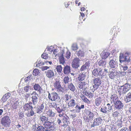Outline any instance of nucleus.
<instances>
[{
  "label": "nucleus",
  "instance_id": "39",
  "mask_svg": "<svg viewBox=\"0 0 131 131\" xmlns=\"http://www.w3.org/2000/svg\"><path fill=\"white\" fill-rule=\"evenodd\" d=\"M39 73V70L37 69H35L33 71V74L35 76L38 75Z\"/></svg>",
  "mask_w": 131,
  "mask_h": 131
},
{
  "label": "nucleus",
  "instance_id": "54",
  "mask_svg": "<svg viewBox=\"0 0 131 131\" xmlns=\"http://www.w3.org/2000/svg\"><path fill=\"white\" fill-rule=\"evenodd\" d=\"M8 99L7 97L4 95L2 98L1 101L3 102H5Z\"/></svg>",
  "mask_w": 131,
  "mask_h": 131
},
{
  "label": "nucleus",
  "instance_id": "64",
  "mask_svg": "<svg viewBox=\"0 0 131 131\" xmlns=\"http://www.w3.org/2000/svg\"><path fill=\"white\" fill-rule=\"evenodd\" d=\"M16 127L18 128H19V130H21V128H23V127H21V126L20 124H18V125L16 126Z\"/></svg>",
  "mask_w": 131,
  "mask_h": 131
},
{
  "label": "nucleus",
  "instance_id": "60",
  "mask_svg": "<svg viewBox=\"0 0 131 131\" xmlns=\"http://www.w3.org/2000/svg\"><path fill=\"white\" fill-rule=\"evenodd\" d=\"M53 54L52 55L53 56H54L55 57H56L57 55V52L56 51V49H54V50L53 51Z\"/></svg>",
  "mask_w": 131,
  "mask_h": 131
},
{
  "label": "nucleus",
  "instance_id": "2",
  "mask_svg": "<svg viewBox=\"0 0 131 131\" xmlns=\"http://www.w3.org/2000/svg\"><path fill=\"white\" fill-rule=\"evenodd\" d=\"M43 125L46 128L49 129L51 130H55L56 126L54 123L52 122H49L47 121L43 123Z\"/></svg>",
  "mask_w": 131,
  "mask_h": 131
},
{
  "label": "nucleus",
  "instance_id": "57",
  "mask_svg": "<svg viewBox=\"0 0 131 131\" xmlns=\"http://www.w3.org/2000/svg\"><path fill=\"white\" fill-rule=\"evenodd\" d=\"M34 114V112L33 111L32 109V110H31V111H30V114L29 115V116H32Z\"/></svg>",
  "mask_w": 131,
  "mask_h": 131
},
{
  "label": "nucleus",
  "instance_id": "36",
  "mask_svg": "<svg viewBox=\"0 0 131 131\" xmlns=\"http://www.w3.org/2000/svg\"><path fill=\"white\" fill-rule=\"evenodd\" d=\"M44 127L42 126H38L37 127H36L35 130L36 131H42Z\"/></svg>",
  "mask_w": 131,
  "mask_h": 131
},
{
  "label": "nucleus",
  "instance_id": "49",
  "mask_svg": "<svg viewBox=\"0 0 131 131\" xmlns=\"http://www.w3.org/2000/svg\"><path fill=\"white\" fill-rule=\"evenodd\" d=\"M84 108V105H82L80 106L79 109H76V112H79L81 109H83Z\"/></svg>",
  "mask_w": 131,
  "mask_h": 131
},
{
  "label": "nucleus",
  "instance_id": "16",
  "mask_svg": "<svg viewBox=\"0 0 131 131\" xmlns=\"http://www.w3.org/2000/svg\"><path fill=\"white\" fill-rule=\"evenodd\" d=\"M65 108L66 107H64V105L63 104H62L60 106L57 107L56 110L59 113H60L64 111Z\"/></svg>",
  "mask_w": 131,
  "mask_h": 131
},
{
  "label": "nucleus",
  "instance_id": "55",
  "mask_svg": "<svg viewBox=\"0 0 131 131\" xmlns=\"http://www.w3.org/2000/svg\"><path fill=\"white\" fill-rule=\"evenodd\" d=\"M118 114L119 113L118 112L116 111L114 112L113 114V115L114 117H116L117 116Z\"/></svg>",
  "mask_w": 131,
  "mask_h": 131
},
{
  "label": "nucleus",
  "instance_id": "50",
  "mask_svg": "<svg viewBox=\"0 0 131 131\" xmlns=\"http://www.w3.org/2000/svg\"><path fill=\"white\" fill-rule=\"evenodd\" d=\"M41 57L45 59H47L48 57V56L47 54L46 53H43L41 55Z\"/></svg>",
  "mask_w": 131,
  "mask_h": 131
},
{
  "label": "nucleus",
  "instance_id": "46",
  "mask_svg": "<svg viewBox=\"0 0 131 131\" xmlns=\"http://www.w3.org/2000/svg\"><path fill=\"white\" fill-rule=\"evenodd\" d=\"M18 101H16L14 103L13 105V108L15 109H16L17 108V106H18Z\"/></svg>",
  "mask_w": 131,
  "mask_h": 131
},
{
  "label": "nucleus",
  "instance_id": "38",
  "mask_svg": "<svg viewBox=\"0 0 131 131\" xmlns=\"http://www.w3.org/2000/svg\"><path fill=\"white\" fill-rule=\"evenodd\" d=\"M56 69L57 72L60 73L62 71V68L61 65H58L57 66Z\"/></svg>",
  "mask_w": 131,
  "mask_h": 131
},
{
  "label": "nucleus",
  "instance_id": "47",
  "mask_svg": "<svg viewBox=\"0 0 131 131\" xmlns=\"http://www.w3.org/2000/svg\"><path fill=\"white\" fill-rule=\"evenodd\" d=\"M109 75L110 78L111 79H114L115 76L114 73L112 71L110 72L109 74Z\"/></svg>",
  "mask_w": 131,
  "mask_h": 131
},
{
  "label": "nucleus",
  "instance_id": "33",
  "mask_svg": "<svg viewBox=\"0 0 131 131\" xmlns=\"http://www.w3.org/2000/svg\"><path fill=\"white\" fill-rule=\"evenodd\" d=\"M36 67L38 68H40L42 66V65L44 64V62L41 61H39L37 62H36Z\"/></svg>",
  "mask_w": 131,
  "mask_h": 131
},
{
  "label": "nucleus",
  "instance_id": "18",
  "mask_svg": "<svg viewBox=\"0 0 131 131\" xmlns=\"http://www.w3.org/2000/svg\"><path fill=\"white\" fill-rule=\"evenodd\" d=\"M110 53L107 52H103L100 56L102 59H105L109 56Z\"/></svg>",
  "mask_w": 131,
  "mask_h": 131
},
{
  "label": "nucleus",
  "instance_id": "13",
  "mask_svg": "<svg viewBox=\"0 0 131 131\" xmlns=\"http://www.w3.org/2000/svg\"><path fill=\"white\" fill-rule=\"evenodd\" d=\"M86 77L85 73H81L79 74L77 77V80L80 82L83 81L85 79Z\"/></svg>",
  "mask_w": 131,
  "mask_h": 131
},
{
  "label": "nucleus",
  "instance_id": "29",
  "mask_svg": "<svg viewBox=\"0 0 131 131\" xmlns=\"http://www.w3.org/2000/svg\"><path fill=\"white\" fill-rule=\"evenodd\" d=\"M51 96L52 97L53 100L54 101H57L58 94L56 93H53L51 94Z\"/></svg>",
  "mask_w": 131,
  "mask_h": 131
},
{
  "label": "nucleus",
  "instance_id": "15",
  "mask_svg": "<svg viewBox=\"0 0 131 131\" xmlns=\"http://www.w3.org/2000/svg\"><path fill=\"white\" fill-rule=\"evenodd\" d=\"M39 119L41 122L42 123H44L48 120V117L43 115L42 114L41 115L39 116Z\"/></svg>",
  "mask_w": 131,
  "mask_h": 131
},
{
  "label": "nucleus",
  "instance_id": "31",
  "mask_svg": "<svg viewBox=\"0 0 131 131\" xmlns=\"http://www.w3.org/2000/svg\"><path fill=\"white\" fill-rule=\"evenodd\" d=\"M68 104L69 106L73 107H74L76 103L75 100L73 99L70 100Z\"/></svg>",
  "mask_w": 131,
  "mask_h": 131
},
{
  "label": "nucleus",
  "instance_id": "52",
  "mask_svg": "<svg viewBox=\"0 0 131 131\" xmlns=\"http://www.w3.org/2000/svg\"><path fill=\"white\" fill-rule=\"evenodd\" d=\"M31 89V87L29 85H27L26 86L24 87V90H30Z\"/></svg>",
  "mask_w": 131,
  "mask_h": 131
},
{
  "label": "nucleus",
  "instance_id": "28",
  "mask_svg": "<svg viewBox=\"0 0 131 131\" xmlns=\"http://www.w3.org/2000/svg\"><path fill=\"white\" fill-rule=\"evenodd\" d=\"M89 66L88 62H86L81 67L80 70L81 71H84V70L86 69L87 68V67H88Z\"/></svg>",
  "mask_w": 131,
  "mask_h": 131
},
{
  "label": "nucleus",
  "instance_id": "12",
  "mask_svg": "<svg viewBox=\"0 0 131 131\" xmlns=\"http://www.w3.org/2000/svg\"><path fill=\"white\" fill-rule=\"evenodd\" d=\"M45 72L46 76L49 78H52L54 76V73L52 70H48Z\"/></svg>",
  "mask_w": 131,
  "mask_h": 131
},
{
  "label": "nucleus",
  "instance_id": "59",
  "mask_svg": "<svg viewBox=\"0 0 131 131\" xmlns=\"http://www.w3.org/2000/svg\"><path fill=\"white\" fill-rule=\"evenodd\" d=\"M99 86V85H98L94 84V85H93V87L94 88V90H96L98 88Z\"/></svg>",
  "mask_w": 131,
  "mask_h": 131
},
{
  "label": "nucleus",
  "instance_id": "30",
  "mask_svg": "<svg viewBox=\"0 0 131 131\" xmlns=\"http://www.w3.org/2000/svg\"><path fill=\"white\" fill-rule=\"evenodd\" d=\"M116 62L113 59L111 60L109 62V65L111 68H114L115 67Z\"/></svg>",
  "mask_w": 131,
  "mask_h": 131
},
{
  "label": "nucleus",
  "instance_id": "35",
  "mask_svg": "<svg viewBox=\"0 0 131 131\" xmlns=\"http://www.w3.org/2000/svg\"><path fill=\"white\" fill-rule=\"evenodd\" d=\"M34 111L36 113L39 114L41 113L42 112V111H41V110L38 107H34Z\"/></svg>",
  "mask_w": 131,
  "mask_h": 131
},
{
  "label": "nucleus",
  "instance_id": "8",
  "mask_svg": "<svg viewBox=\"0 0 131 131\" xmlns=\"http://www.w3.org/2000/svg\"><path fill=\"white\" fill-rule=\"evenodd\" d=\"M80 61V59L78 58H74L72 62V67L77 69L80 66L79 63Z\"/></svg>",
  "mask_w": 131,
  "mask_h": 131
},
{
  "label": "nucleus",
  "instance_id": "27",
  "mask_svg": "<svg viewBox=\"0 0 131 131\" xmlns=\"http://www.w3.org/2000/svg\"><path fill=\"white\" fill-rule=\"evenodd\" d=\"M94 83V84L100 85L101 84V81L100 79L96 78L93 80Z\"/></svg>",
  "mask_w": 131,
  "mask_h": 131
},
{
  "label": "nucleus",
  "instance_id": "42",
  "mask_svg": "<svg viewBox=\"0 0 131 131\" xmlns=\"http://www.w3.org/2000/svg\"><path fill=\"white\" fill-rule=\"evenodd\" d=\"M62 54H63L64 57H65L67 59H68L70 58V53L69 51H67L66 53H63Z\"/></svg>",
  "mask_w": 131,
  "mask_h": 131
},
{
  "label": "nucleus",
  "instance_id": "37",
  "mask_svg": "<svg viewBox=\"0 0 131 131\" xmlns=\"http://www.w3.org/2000/svg\"><path fill=\"white\" fill-rule=\"evenodd\" d=\"M48 53H50L51 52H53L54 50V47L52 46L49 47L47 48Z\"/></svg>",
  "mask_w": 131,
  "mask_h": 131
},
{
  "label": "nucleus",
  "instance_id": "14",
  "mask_svg": "<svg viewBox=\"0 0 131 131\" xmlns=\"http://www.w3.org/2000/svg\"><path fill=\"white\" fill-rule=\"evenodd\" d=\"M131 89L130 85L126 83L123 85L120 86L118 89L119 90L120 89V90H129Z\"/></svg>",
  "mask_w": 131,
  "mask_h": 131
},
{
  "label": "nucleus",
  "instance_id": "4",
  "mask_svg": "<svg viewBox=\"0 0 131 131\" xmlns=\"http://www.w3.org/2000/svg\"><path fill=\"white\" fill-rule=\"evenodd\" d=\"M85 113L87 116L85 120V122L89 123L93 119L94 115L93 113L90 110H86Z\"/></svg>",
  "mask_w": 131,
  "mask_h": 131
},
{
  "label": "nucleus",
  "instance_id": "63",
  "mask_svg": "<svg viewBox=\"0 0 131 131\" xmlns=\"http://www.w3.org/2000/svg\"><path fill=\"white\" fill-rule=\"evenodd\" d=\"M39 108L41 110V111H42L44 108V106L43 104H41Z\"/></svg>",
  "mask_w": 131,
  "mask_h": 131
},
{
  "label": "nucleus",
  "instance_id": "23",
  "mask_svg": "<svg viewBox=\"0 0 131 131\" xmlns=\"http://www.w3.org/2000/svg\"><path fill=\"white\" fill-rule=\"evenodd\" d=\"M62 120L63 123L68 124L69 123H70L69 118L67 116H63Z\"/></svg>",
  "mask_w": 131,
  "mask_h": 131
},
{
  "label": "nucleus",
  "instance_id": "34",
  "mask_svg": "<svg viewBox=\"0 0 131 131\" xmlns=\"http://www.w3.org/2000/svg\"><path fill=\"white\" fill-rule=\"evenodd\" d=\"M59 61L61 63L63 64L65 61L64 58V55L63 54H62L61 56L60 57Z\"/></svg>",
  "mask_w": 131,
  "mask_h": 131
},
{
  "label": "nucleus",
  "instance_id": "58",
  "mask_svg": "<svg viewBox=\"0 0 131 131\" xmlns=\"http://www.w3.org/2000/svg\"><path fill=\"white\" fill-rule=\"evenodd\" d=\"M49 67L47 66H43L41 67L42 70H46L49 68Z\"/></svg>",
  "mask_w": 131,
  "mask_h": 131
},
{
  "label": "nucleus",
  "instance_id": "25",
  "mask_svg": "<svg viewBox=\"0 0 131 131\" xmlns=\"http://www.w3.org/2000/svg\"><path fill=\"white\" fill-rule=\"evenodd\" d=\"M102 100V98L100 97L96 99L95 100V103L97 106H98L101 104Z\"/></svg>",
  "mask_w": 131,
  "mask_h": 131
},
{
  "label": "nucleus",
  "instance_id": "20",
  "mask_svg": "<svg viewBox=\"0 0 131 131\" xmlns=\"http://www.w3.org/2000/svg\"><path fill=\"white\" fill-rule=\"evenodd\" d=\"M112 97L111 101H113L114 105L119 101L118 100V97L116 95H115L114 96H112Z\"/></svg>",
  "mask_w": 131,
  "mask_h": 131
},
{
  "label": "nucleus",
  "instance_id": "44",
  "mask_svg": "<svg viewBox=\"0 0 131 131\" xmlns=\"http://www.w3.org/2000/svg\"><path fill=\"white\" fill-rule=\"evenodd\" d=\"M72 49L73 50H76L78 49V48L77 44H73L72 46Z\"/></svg>",
  "mask_w": 131,
  "mask_h": 131
},
{
  "label": "nucleus",
  "instance_id": "62",
  "mask_svg": "<svg viewBox=\"0 0 131 131\" xmlns=\"http://www.w3.org/2000/svg\"><path fill=\"white\" fill-rule=\"evenodd\" d=\"M63 125L61 124V125L64 128H66L68 126V124L63 123Z\"/></svg>",
  "mask_w": 131,
  "mask_h": 131
},
{
  "label": "nucleus",
  "instance_id": "41",
  "mask_svg": "<svg viewBox=\"0 0 131 131\" xmlns=\"http://www.w3.org/2000/svg\"><path fill=\"white\" fill-rule=\"evenodd\" d=\"M63 81L65 84L68 83L70 81V78L68 76L65 77L63 79Z\"/></svg>",
  "mask_w": 131,
  "mask_h": 131
},
{
  "label": "nucleus",
  "instance_id": "53",
  "mask_svg": "<svg viewBox=\"0 0 131 131\" xmlns=\"http://www.w3.org/2000/svg\"><path fill=\"white\" fill-rule=\"evenodd\" d=\"M51 106H52V107L55 108L56 110L57 107V104L54 102H52L51 103Z\"/></svg>",
  "mask_w": 131,
  "mask_h": 131
},
{
  "label": "nucleus",
  "instance_id": "6",
  "mask_svg": "<svg viewBox=\"0 0 131 131\" xmlns=\"http://www.w3.org/2000/svg\"><path fill=\"white\" fill-rule=\"evenodd\" d=\"M119 61L120 63L123 62H128L130 61L129 57L128 55H124L123 53H121L119 57Z\"/></svg>",
  "mask_w": 131,
  "mask_h": 131
},
{
  "label": "nucleus",
  "instance_id": "9",
  "mask_svg": "<svg viewBox=\"0 0 131 131\" xmlns=\"http://www.w3.org/2000/svg\"><path fill=\"white\" fill-rule=\"evenodd\" d=\"M54 88L52 89V90L54 89L57 90H62L63 89L60 84V82L59 81H57L54 83Z\"/></svg>",
  "mask_w": 131,
  "mask_h": 131
},
{
  "label": "nucleus",
  "instance_id": "11",
  "mask_svg": "<svg viewBox=\"0 0 131 131\" xmlns=\"http://www.w3.org/2000/svg\"><path fill=\"white\" fill-rule=\"evenodd\" d=\"M32 94L33 95L32 97V101L33 102V104L35 105L37 104L38 101V99L37 98L38 95L35 92H34Z\"/></svg>",
  "mask_w": 131,
  "mask_h": 131
},
{
  "label": "nucleus",
  "instance_id": "21",
  "mask_svg": "<svg viewBox=\"0 0 131 131\" xmlns=\"http://www.w3.org/2000/svg\"><path fill=\"white\" fill-rule=\"evenodd\" d=\"M85 83L84 82H81L79 85V87L81 89L85 90L86 88L85 86Z\"/></svg>",
  "mask_w": 131,
  "mask_h": 131
},
{
  "label": "nucleus",
  "instance_id": "45",
  "mask_svg": "<svg viewBox=\"0 0 131 131\" xmlns=\"http://www.w3.org/2000/svg\"><path fill=\"white\" fill-rule=\"evenodd\" d=\"M68 87L70 90H74L75 89L74 86L72 83H71L69 85Z\"/></svg>",
  "mask_w": 131,
  "mask_h": 131
},
{
  "label": "nucleus",
  "instance_id": "32",
  "mask_svg": "<svg viewBox=\"0 0 131 131\" xmlns=\"http://www.w3.org/2000/svg\"><path fill=\"white\" fill-rule=\"evenodd\" d=\"M77 54L78 57H83L84 55V52L83 51L79 50L77 53Z\"/></svg>",
  "mask_w": 131,
  "mask_h": 131
},
{
  "label": "nucleus",
  "instance_id": "43",
  "mask_svg": "<svg viewBox=\"0 0 131 131\" xmlns=\"http://www.w3.org/2000/svg\"><path fill=\"white\" fill-rule=\"evenodd\" d=\"M32 79L31 76H28L25 78L24 81L25 82H27L28 81H30L31 79Z\"/></svg>",
  "mask_w": 131,
  "mask_h": 131
},
{
  "label": "nucleus",
  "instance_id": "5",
  "mask_svg": "<svg viewBox=\"0 0 131 131\" xmlns=\"http://www.w3.org/2000/svg\"><path fill=\"white\" fill-rule=\"evenodd\" d=\"M112 106L109 103L107 104L105 106H102L101 111L103 113H108L112 109Z\"/></svg>",
  "mask_w": 131,
  "mask_h": 131
},
{
  "label": "nucleus",
  "instance_id": "24",
  "mask_svg": "<svg viewBox=\"0 0 131 131\" xmlns=\"http://www.w3.org/2000/svg\"><path fill=\"white\" fill-rule=\"evenodd\" d=\"M84 92H85V94L87 96H89L90 97H92L93 96L94 91H92V92L89 91H84ZM84 92V91H83Z\"/></svg>",
  "mask_w": 131,
  "mask_h": 131
},
{
  "label": "nucleus",
  "instance_id": "7",
  "mask_svg": "<svg viewBox=\"0 0 131 131\" xmlns=\"http://www.w3.org/2000/svg\"><path fill=\"white\" fill-rule=\"evenodd\" d=\"M102 121L101 118L99 117L93 120V123L91 124L90 127L91 128L94 127L95 126H100L102 123Z\"/></svg>",
  "mask_w": 131,
  "mask_h": 131
},
{
  "label": "nucleus",
  "instance_id": "51",
  "mask_svg": "<svg viewBox=\"0 0 131 131\" xmlns=\"http://www.w3.org/2000/svg\"><path fill=\"white\" fill-rule=\"evenodd\" d=\"M82 99L84 102L87 103H88L90 102L84 95L82 96Z\"/></svg>",
  "mask_w": 131,
  "mask_h": 131
},
{
  "label": "nucleus",
  "instance_id": "48",
  "mask_svg": "<svg viewBox=\"0 0 131 131\" xmlns=\"http://www.w3.org/2000/svg\"><path fill=\"white\" fill-rule=\"evenodd\" d=\"M105 62L103 60H100L98 62V64L99 66H103L105 64Z\"/></svg>",
  "mask_w": 131,
  "mask_h": 131
},
{
  "label": "nucleus",
  "instance_id": "61",
  "mask_svg": "<svg viewBox=\"0 0 131 131\" xmlns=\"http://www.w3.org/2000/svg\"><path fill=\"white\" fill-rule=\"evenodd\" d=\"M77 115L75 114L71 115V117L74 120V118L76 117Z\"/></svg>",
  "mask_w": 131,
  "mask_h": 131
},
{
  "label": "nucleus",
  "instance_id": "40",
  "mask_svg": "<svg viewBox=\"0 0 131 131\" xmlns=\"http://www.w3.org/2000/svg\"><path fill=\"white\" fill-rule=\"evenodd\" d=\"M34 88L35 90H40L41 89L40 86L37 84H36L34 85Z\"/></svg>",
  "mask_w": 131,
  "mask_h": 131
},
{
  "label": "nucleus",
  "instance_id": "17",
  "mask_svg": "<svg viewBox=\"0 0 131 131\" xmlns=\"http://www.w3.org/2000/svg\"><path fill=\"white\" fill-rule=\"evenodd\" d=\"M71 72L70 67L67 65L65 66L63 69V73L65 74H68Z\"/></svg>",
  "mask_w": 131,
  "mask_h": 131
},
{
  "label": "nucleus",
  "instance_id": "26",
  "mask_svg": "<svg viewBox=\"0 0 131 131\" xmlns=\"http://www.w3.org/2000/svg\"><path fill=\"white\" fill-rule=\"evenodd\" d=\"M24 110L28 111L29 110L31 109L32 110L33 109V107L32 106H30L29 105V104H26L24 106Z\"/></svg>",
  "mask_w": 131,
  "mask_h": 131
},
{
  "label": "nucleus",
  "instance_id": "19",
  "mask_svg": "<svg viewBox=\"0 0 131 131\" xmlns=\"http://www.w3.org/2000/svg\"><path fill=\"white\" fill-rule=\"evenodd\" d=\"M55 112L51 109H49L47 112V114L49 117H53L55 115Z\"/></svg>",
  "mask_w": 131,
  "mask_h": 131
},
{
  "label": "nucleus",
  "instance_id": "56",
  "mask_svg": "<svg viewBox=\"0 0 131 131\" xmlns=\"http://www.w3.org/2000/svg\"><path fill=\"white\" fill-rule=\"evenodd\" d=\"M5 95L6 96L7 99H8L11 95V94L9 93H8L6 94Z\"/></svg>",
  "mask_w": 131,
  "mask_h": 131
},
{
  "label": "nucleus",
  "instance_id": "10",
  "mask_svg": "<svg viewBox=\"0 0 131 131\" xmlns=\"http://www.w3.org/2000/svg\"><path fill=\"white\" fill-rule=\"evenodd\" d=\"M115 107L117 110H121L123 108L124 106L123 104L119 101L115 105Z\"/></svg>",
  "mask_w": 131,
  "mask_h": 131
},
{
  "label": "nucleus",
  "instance_id": "3",
  "mask_svg": "<svg viewBox=\"0 0 131 131\" xmlns=\"http://www.w3.org/2000/svg\"><path fill=\"white\" fill-rule=\"evenodd\" d=\"M92 74L94 76H104L105 75V73L102 71L101 68H98L96 69H94L92 72Z\"/></svg>",
  "mask_w": 131,
  "mask_h": 131
},
{
  "label": "nucleus",
  "instance_id": "22",
  "mask_svg": "<svg viewBox=\"0 0 131 131\" xmlns=\"http://www.w3.org/2000/svg\"><path fill=\"white\" fill-rule=\"evenodd\" d=\"M124 101L126 103L131 101V94L130 92L128 93L127 96L125 97Z\"/></svg>",
  "mask_w": 131,
  "mask_h": 131
},
{
  "label": "nucleus",
  "instance_id": "1",
  "mask_svg": "<svg viewBox=\"0 0 131 131\" xmlns=\"http://www.w3.org/2000/svg\"><path fill=\"white\" fill-rule=\"evenodd\" d=\"M1 123L3 126L9 127L11 123V120L8 116H5L2 118Z\"/></svg>",
  "mask_w": 131,
  "mask_h": 131
}]
</instances>
